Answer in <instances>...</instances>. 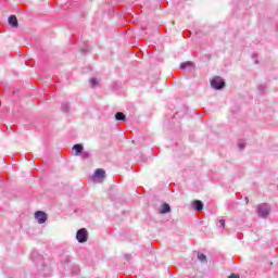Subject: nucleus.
Returning <instances> with one entry per match:
<instances>
[{
	"mask_svg": "<svg viewBox=\"0 0 278 278\" xmlns=\"http://www.w3.org/2000/svg\"><path fill=\"white\" fill-rule=\"evenodd\" d=\"M270 204H260L257 206V214L261 218H268V214H270Z\"/></svg>",
	"mask_w": 278,
	"mask_h": 278,
	"instance_id": "obj_1",
	"label": "nucleus"
},
{
	"mask_svg": "<svg viewBox=\"0 0 278 278\" xmlns=\"http://www.w3.org/2000/svg\"><path fill=\"white\" fill-rule=\"evenodd\" d=\"M76 239L80 244L84 242H88V230L86 228H81L76 232Z\"/></svg>",
	"mask_w": 278,
	"mask_h": 278,
	"instance_id": "obj_2",
	"label": "nucleus"
},
{
	"mask_svg": "<svg viewBox=\"0 0 278 278\" xmlns=\"http://www.w3.org/2000/svg\"><path fill=\"white\" fill-rule=\"evenodd\" d=\"M211 86L215 90H223V88H225V80L220 77H215L211 80Z\"/></svg>",
	"mask_w": 278,
	"mask_h": 278,
	"instance_id": "obj_3",
	"label": "nucleus"
},
{
	"mask_svg": "<svg viewBox=\"0 0 278 278\" xmlns=\"http://www.w3.org/2000/svg\"><path fill=\"white\" fill-rule=\"evenodd\" d=\"M35 218L39 225H45V223H47L48 216H47V213L42 211H37L35 212Z\"/></svg>",
	"mask_w": 278,
	"mask_h": 278,
	"instance_id": "obj_4",
	"label": "nucleus"
},
{
	"mask_svg": "<svg viewBox=\"0 0 278 278\" xmlns=\"http://www.w3.org/2000/svg\"><path fill=\"white\" fill-rule=\"evenodd\" d=\"M74 155H81L84 153V144L76 143L73 146Z\"/></svg>",
	"mask_w": 278,
	"mask_h": 278,
	"instance_id": "obj_5",
	"label": "nucleus"
},
{
	"mask_svg": "<svg viewBox=\"0 0 278 278\" xmlns=\"http://www.w3.org/2000/svg\"><path fill=\"white\" fill-rule=\"evenodd\" d=\"M94 177L97 179H105V170L101 168L96 169Z\"/></svg>",
	"mask_w": 278,
	"mask_h": 278,
	"instance_id": "obj_6",
	"label": "nucleus"
},
{
	"mask_svg": "<svg viewBox=\"0 0 278 278\" xmlns=\"http://www.w3.org/2000/svg\"><path fill=\"white\" fill-rule=\"evenodd\" d=\"M159 212L160 214H168L170 212V205L168 203L162 204Z\"/></svg>",
	"mask_w": 278,
	"mask_h": 278,
	"instance_id": "obj_7",
	"label": "nucleus"
},
{
	"mask_svg": "<svg viewBox=\"0 0 278 278\" xmlns=\"http://www.w3.org/2000/svg\"><path fill=\"white\" fill-rule=\"evenodd\" d=\"M180 68H189V71H194V63L190 62V61H187L185 63H181L180 64Z\"/></svg>",
	"mask_w": 278,
	"mask_h": 278,
	"instance_id": "obj_8",
	"label": "nucleus"
},
{
	"mask_svg": "<svg viewBox=\"0 0 278 278\" xmlns=\"http://www.w3.org/2000/svg\"><path fill=\"white\" fill-rule=\"evenodd\" d=\"M9 25H11V27H18V20L15 17V15H11L9 17Z\"/></svg>",
	"mask_w": 278,
	"mask_h": 278,
	"instance_id": "obj_9",
	"label": "nucleus"
},
{
	"mask_svg": "<svg viewBox=\"0 0 278 278\" xmlns=\"http://www.w3.org/2000/svg\"><path fill=\"white\" fill-rule=\"evenodd\" d=\"M192 205L197 212H201V210H203V203L201 202V200H194L192 202Z\"/></svg>",
	"mask_w": 278,
	"mask_h": 278,
	"instance_id": "obj_10",
	"label": "nucleus"
},
{
	"mask_svg": "<svg viewBox=\"0 0 278 278\" xmlns=\"http://www.w3.org/2000/svg\"><path fill=\"white\" fill-rule=\"evenodd\" d=\"M116 121H123V123L127 122V117L125 116V113L123 112H117L115 114Z\"/></svg>",
	"mask_w": 278,
	"mask_h": 278,
	"instance_id": "obj_11",
	"label": "nucleus"
},
{
	"mask_svg": "<svg viewBox=\"0 0 278 278\" xmlns=\"http://www.w3.org/2000/svg\"><path fill=\"white\" fill-rule=\"evenodd\" d=\"M198 260L202 264H207V256H205V254H203V253H198Z\"/></svg>",
	"mask_w": 278,
	"mask_h": 278,
	"instance_id": "obj_12",
	"label": "nucleus"
},
{
	"mask_svg": "<svg viewBox=\"0 0 278 278\" xmlns=\"http://www.w3.org/2000/svg\"><path fill=\"white\" fill-rule=\"evenodd\" d=\"M89 81L91 88H97V86H99V80H97V78H91Z\"/></svg>",
	"mask_w": 278,
	"mask_h": 278,
	"instance_id": "obj_13",
	"label": "nucleus"
},
{
	"mask_svg": "<svg viewBox=\"0 0 278 278\" xmlns=\"http://www.w3.org/2000/svg\"><path fill=\"white\" fill-rule=\"evenodd\" d=\"M238 148H239V151H244V149L247 148V142L239 141Z\"/></svg>",
	"mask_w": 278,
	"mask_h": 278,
	"instance_id": "obj_14",
	"label": "nucleus"
},
{
	"mask_svg": "<svg viewBox=\"0 0 278 278\" xmlns=\"http://www.w3.org/2000/svg\"><path fill=\"white\" fill-rule=\"evenodd\" d=\"M258 90L260 92H264V90H266V85H260Z\"/></svg>",
	"mask_w": 278,
	"mask_h": 278,
	"instance_id": "obj_15",
	"label": "nucleus"
},
{
	"mask_svg": "<svg viewBox=\"0 0 278 278\" xmlns=\"http://www.w3.org/2000/svg\"><path fill=\"white\" fill-rule=\"evenodd\" d=\"M63 112H68V104H62Z\"/></svg>",
	"mask_w": 278,
	"mask_h": 278,
	"instance_id": "obj_16",
	"label": "nucleus"
},
{
	"mask_svg": "<svg viewBox=\"0 0 278 278\" xmlns=\"http://www.w3.org/2000/svg\"><path fill=\"white\" fill-rule=\"evenodd\" d=\"M219 227H222V229H225V219L219 220Z\"/></svg>",
	"mask_w": 278,
	"mask_h": 278,
	"instance_id": "obj_17",
	"label": "nucleus"
},
{
	"mask_svg": "<svg viewBox=\"0 0 278 278\" xmlns=\"http://www.w3.org/2000/svg\"><path fill=\"white\" fill-rule=\"evenodd\" d=\"M80 155H83V157H90V153H88V152H83V153H80Z\"/></svg>",
	"mask_w": 278,
	"mask_h": 278,
	"instance_id": "obj_18",
	"label": "nucleus"
},
{
	"mask_svg": "<svg viewBox=\"0 0 278 278\" xmlns=\"http://www.w3.org/2000/svg\"><path fill=\"white\" fill-rule=\"evenodd\" d=\"M229 278H240V276L232 274L229 276Z\"/></svg>",
	"mask_w": 278,
	"mask_h": 278,
	"instance_id": "obj_19",
	"label": "nucleus"
},
{
	"mask_svg": "<svg viewBox=\"0 0 278 278\" xmlns=\"http://www.w3.org/2000/svg\"><path fill=\"white\" fill-rule=\"evenodd\" d=\"M245 202L249 203V198H245Z\"/></svg>",
	"mask_w": 278,
	"mask_h": 278,
	"instance_id": "obj_20",
	"label": "nucleus"
}]
</instances>
